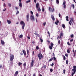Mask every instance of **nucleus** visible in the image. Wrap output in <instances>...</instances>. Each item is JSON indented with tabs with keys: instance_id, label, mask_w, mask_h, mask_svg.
Masks as SVG:
<instances>
[{
	"instance_id": "f257e3e1",
	"label": "nucleus",
	"mask_w": 76,
	"mask_h": 76,
	"mask_svg": "<svg viewBox=\"0 0 76 76\" xmlns=\"http://www.w3.org/2000/svg\"><path fill=\"white\" fill-rule=\"evenodd\" d=\"M73 69H72V71H73V72H72L71 74L72 76H73L74 75V74H75L76 72V66H73Z\"/></svg>"
},
{
	"instance_id": "f03ea898",
	"label": "nucleus",
	"mask_w": 76,
	"mask_h": 76,
	"mask_svg": "<svg viewBox=\"0 0 76 76\" xmlns=\"http://www.w3.org/2000/svg\"><path fill=\"white\" fill-rule=\"evenodd\" d=\"M20 25H22V29H24V28H25V23H24V22L23 21H21L20 22Z\"/></svg>"
},
{
	"instance_id": "7ed1b4c3",
	"label": "nucleus",
	"mask_w": 76,
	"mask_h": 76,
	"mask_svg": "<svg viewBox=\"0 0 76 76\" xmlns=\"http://www.w3.org/2000/svg\"><path fill=\"white\" fill-rule=\"evenodd\" d=\"M37 56L39 58V60H41V58H43V56L41 54L40 55V53H39V54L37 55Z\"/></svg>"
},
{
	"instance_id": "20e7f679",
	"label": "nucleus",
	"mask_w": 76,
	"mask_h": 76,
	"mask_svg": "<svg viewBox=\"0 0 76 76\" xmlns=\"http://www.w3.org/2000/svg\"><path fill=\"white\" fill-rule=\"evenodd\" d=\"M10 61H12L13 60V59H14V55L10 54Z\"/></svg>"
},
{
	"instance_id": "39448f33",
	"label": "nucleus",
	"mask_w": 76,
	"mask_h": 76,
	"mask_svg": "<svg viewBox=\"0 0 76 76\" xmlns=\"http://www.w3.org/2000/svg\"><path fill=\"white\" fill-rule=\"evenodd\" d=\"M53 9L51 7H49V10L50 12H54V8H53Z\"/></svg>"
},
{
	"instance_id": "423d86ee",
	"label": "nucleus",
	"mask_w": 76,
	"mask_h": 76,
	"mask_svg": "<svg viewBox=\"0 0 76 76\" xmlns=\"http://www.w3.org/2000/svg\"><path fill=\"white\" fill-rule=\"evenodd\" d=\"M34 60L33 59L31 60V62L30 65L31 67H33V66H34Z\"/></svg>"
},
{
	"instance_id": "0eeeda50",
	"label": "nucleus",
	"mask_w": 76,
	"mask_h": 76,
	"mask_svg": "<svg viewBox=\"0 0 76 76\" xmlns=\"http://www.w3.org/2000/svg\"><path fill=\"white\" fill-rule=\"evenodd\" d=\"M54 45V44L53 43V42H51L50 44V46H49V48L50 50H52L53 49V47Z\"/></svg>"
},
{
	"instance_id": "6e6552de",
	"label": "nucleus",
	"mask_w": 76,
	"mask_h": 76,
	"mask_svg": "<svg viewBox=\"0 0 76 76\" xmlns=\"http://www.w3.org/2000/svg\"><path fill=\"white\" fill-rule=\"evenodd\" d=\"M66 2L65 1H64L63 3V5H64V9H66Z\"/></svg>"
},
{
	"instance_id": "1a4fd4ad",
	"label": "nucleus",
	"mask_w": 76,
	"mask_h": 76,
	"mask_svg": "<svg viewBox=\"0 0 76 76\" xmlns=\"http://www.w3.org/2000/svg\"><path fill=\"white\" fill-rule=\"evenodd\" d=\"M30 19L32 20H33V21L35 20V19H34V15H31L30 17Z\"/></svg>"
},
{
	"instance_id": "9d476101",
	"label": "nucleus",
	"mask_w": 76,
	"mask_h": 76,
	"mask_svg": "<svg viewBox=\"0 0 76 76\" xmlns=\"http://www.w3.org/2000/svg\"><path fill=\"white\" fill-rule=\"evenodd\" d=\"M26 20L27 22L29 21V13H28L26 17Z\"/></svg>"
},
{
	"instance_id": "9b49d317",
	"label": "nucleus",
	"mask_w": 76,
	"mask_h": 76,
	"mask_svg": "<svg viewBox=\"0 0 76 76\" xmlns=\"http://www.w3.org/2000/svg\"><path fill=\"white\" fill-rule=\"evenodd\" d=\"M1 44L3 45H4V41H3V40H1Z\"/></svg>"
},
{
	"instance_id": "f8f14e48",
	"label": "nucleus",
	"mask_w": 76,
	"mask_h": 76,
	"mask_svg": "<svg viewBox=\"0 0 76 76\" xmlns=\"http://www.w3.org/2000/svg\"><path fill=\"white\" fill-rule=\"evenodd\" d=\"M23 53L24 54V56H26V51H25V50H23Z\"/></svg>"
},
{
	"instance_id": "ddd939ff",
	"label": "nucleus",
	"mask_w": 76,
	"mask_h": 76,
	"mask_svg": "<svg viewBox=\"0 0 76 76\" xmlns=\"http://www.w3.org/2000/svg\"><path fill=\"white\" fill-rule=\"evenodd\" d=\"M19 73V72L18 71H16L15 73V74L14 75V76H17V75H18V74Z\"/></svg>"
},
{
	"instance_id": "4468645a",
	"label": "nucleus",
	"mask_w": 76,
	"mask_h": 76,
	"mask_svg": "<svg viewBox=\"0 0 76 76\" xmlns=\"http://www.w3.org/2000/svg\"><path fill=\"white\" fill-rule=\"evenodd\" d=\"M38 7H39V3H37L36 4V8H38Z\"/></svg>"
},
{
	"instance_id": "2eb2a0df",
	"label": "nucleus",
	"mask_w": 76,
	"mask_h": 76,
	"mask_svg": "<svg viewBox=\"0 0 76 76\" xmlns=\"http://www.w3.org/2000/svg\"><path fill=\"white\" fill-rule=\"evenodd\" d=\"M7 21L8 24H9V25L11 23V21L10 20H7Z\"/></svg>"
},
{
	"instance_id": "dca6fc26",
	"label": "nucleus",
	"mask_w": 76,
	"mask_h": 76,
	"mask_svg": "<svg viewBox=\"0 0 76 76\" xmlns=\"http://www.w3.org/2000/svg\"><path fill=\"white\" fill-rule=\"evenodd\" d=\"M51 18L53 21L55 20V18H54V15H51Z\"/></svg>"
},
{
	"instance_id": "f3484780",
	"label": "nucleus",
	"mask_w": 76,
	"mask_h": 76,
	"mask_svg": "<svg viewBox=\"0 0 76 76\" xmlns=\"http://www.w3.org/2000/svg\"><path fill=\"white\" fill-rule=\"evenodd\" d=\"M63 34L62 32L61 33H60V38L61 39L62 37H63Z\"/></svg>"
},
{
	"instance_id": "a211bd4d",
	"label": "nucleus",
	"mask_w": 76,
	"mask_h": 76,
	"mask_svg": "<svg viewBox=\"0 0 76 76\" xmlns=\"http://www.w3.org/2000/svg\"><path fill=\"white\" fill-rule=\"evenodd\" d=\"M19 6L20 7H22V3L21 2L19 3Z\"/></svg>"
},
{
	"instance_id": "6ab92c4d",
	"label": "nucleus",
	"mask_w": 76,
	"mask_h": 76,
	"mask_svg": "<svg viewBox=\"0 0 76 76\" xmlns=\"http://www.w3.org/2000/svg\"><path fill=\"white\" fill-rule=\"evenodd\" d=\"M66 20L67 21H69V17L68 16H66Z\"/></svg>"
},
{
	"instance_id": "aec40b11",
	"label": "nucleus",
	"mask_w": 76,
	"mask_h": 76,
	"mask_svg": "<svg viewBox=\"0 0 76 76\" xmlns=\"http://www.w3.org/2000/svg\"><path fill=\"white\" fill-rule=\"evenodd\" d=\"M23 37V35L22 34L20 35L19 37V38H22Z\"/></svg>"
},
{
	"instance_id": "412c9836",
	"label": "nucleus",
	"mask_w": 76,
	"mask_h": 76,
	"mask_svg": "<svg viewBox=\"0 0 76 76\" xmlns=\"http://www.w3.org/2000/svg\"><path fill=\"white\" fill-rule=\"evenodd\" d=\"M38 8H37V10L39 11V12H41V9H40V8L39 7Z\"/></svg>"
},
{
	"instance_id": "4be33fe9",
	"label": "nucleus",
	"mask_w": 76,
	"mask_h": 76,
	"mask_svg": "<svg viewBox=\"0 0 76 76\" xmlns=\"http://www.w3.org/2000/svg\"><path fill=\"white\" fill-rule=\"evenodd\" d=\"M29 50H28V49H27V55H28V56H29Z\"/></svg>"
},
{
	"instance_id": "5701e85b",
	"label": "nucleus",
	"mask_w": 76,
	"mask_h": 76,
	"mask_svg": "<svg viewBox=\"0 0 76 76\" xmlns=\"http://www.w3.org/2000/svg\"><path fill=\"white\" fill-rule=\"evenodd\" d=\"M42 67V68H44V69H46L47 68V66L46 65H44Z\"/></svg>"
},
{
	"instance_id": "b1692460",
	"label": "nucleus",
	"mask_w": 76,
	"mask_h": 76,
	"mask_svg": "<svg viewBox=\"0 0 76 76\" xmlns=\"http://www.w3.org/2000/svg\"><path fill=\"white\" fill-rule=\"evenodd\" d=\"M8 6H9V7H11V4H10V3H8Z\"/></svg>"
},
{
	"instance_id": "393cba45",
	"label": "nucleus",
	"mask_w": 76,
	"mask_h": 76,
	"mask_svg": "<svg viewBox=\"0 0 76 76\" xmlns=\"http://www.w3.org/2000/svg\"><path fill=\"white\" fill-rule=\"evenodd\" d=\"M60 42H60V39H59L58 42V44H60Z\"/></svg>"
},
{
	"instance_id": "a878e982",
	"label": "nucleus",
	"mask_w": 76,
	"mask_h": 76,
	"mask_svg": "<svg viewBox=\"0 0 76 76\" xmlns=\"http://www.w3.org/2000/svg\"><path fill=\"white\" fill-rule=\"evenodd\" d=\"M10 64L12 66L13 65V61H10Z\"/></svg>"
},
{
	"instance_id": "bb28decb",
	"label": "nucleus",
	"mask_w": 76,
	"mask_h": 76,
	"mask_svg": "<svg viewBox=\"0 0 76 76\" xmlns=\"http://www.w3.org/2000/svg\"><path fill=\"white\" fill-rule=\"evenodd\" d=\"M22 63L21 62H19L18 63V65L19 66H20V65H22Z\"/></svg>"
},
{
	"instance_id": "cd10ccee",
	"label": "nucleus",
	"mask_w": 76,
	"mask_h": 76,
	"mask_svg": "<svg viewBox=\"0 0 76 76\" xmlns=\"http://www.w3.org/2000/svg\"><path fill=\"white\" fill-rule=\"evenodd\" d=\"M62 26L63 28H65V25L64 24H62Z\"/></svg>"
},
{
	"instance_id": "c85d7f7f",
	"label": "nucleus",
	"mask_w": 76,
	"mask_h": 76,
	"mask_svg": "<svg viewBox=\"0 0 76 76\" xmlns=\"http://www.w3.org/2000/svg\"><path fill=\"white\" fill-rule=\"evenodd\" d=\"M66 64L67 65L69 64V61L68 60L66 61Z\"/></svg>"
},
{
	"instance_id": "c756f323",
	"label": "nucleus",
	"mask_w": 76,
	"mask_h": 76,
	"mask_svg": "<svg viewBox=\"0 0 76 76\" xmlns=\"http://www.w3.org/2000/svg\"><path fill=\"white\" fill-rule=\"evenodd\" d=\"M70 37L71 38H73L74 37V35H73V34H72L70 36Z\"/></svg>"
},
{
	"instance_id": "7c9ffc66",
	"label": "nucleus",
	"mask_w": 76,
	"mask_h": 76,
	"mask_svg": "<svg viewBox=\"0 0 76 76\" xmlns=\"http://www.w3.org/2000/svg\"><path fill=\"white\" fill-rule=\"evenodd\" d=\"M31 2V0H28V1H26V3H30Z\"/></svg>"
},
{
	"instance_id": "2f4dec72",
	"label": "nucleus",
	"mask_w": 76,
	"mask_h": 76,
	"mask_svg": "<svg viewBox=\"0 0 76 76\" xmlns=\"http://www.w3.org/2000/svg\"><path fill=\"white\" fill-rule=\"evenodd\" d=\"M56 3L57 4L59 3V1L58 0H56Z\"/></svg>"
},
{
	"instance_id": "473e14b6",
	"label": "nucleus",
	"mask_w": 76,
	"mask_h": 76,
	"mask_svg": "<svg viewBox=\"0 0 76 76\" xmlns=\"http://www.w3.org/2000/svg\"><path fill=\"white\" fill-rule=\"evenodd\" d=\"M53 60H54V61H56V58L55 56L53 57Z\"/></svg>"
},
{
	"instance_id": "72a5a7b5",
	"label": "nucleus",
	"mask_w": 76,
	"mask_h": 76,
	"mask_svg": "<svg viewBox=\"0 0 76 76\" xmlns=\"http://www.w3.org/2000/svg\"><path fill=\"white\" fill-rule=\"evenodd\" d=\"M71 6H72L73 7V9H75V5L73 4H72Z\"/></svg>"
},
{
	"instance_id": "f704fd0d",
	"label": "nucleus",
	"mask_w": 76,
	"mask_h": 76,
	"mask_svg": "<svg viewBox=\"0 0 76 76\" xmlns=\"http://www.w3.org/2000/svg\"><path fill=\"white\" fill-rule=\"evenodd\" d=\"M63 58V59L64 60H66V57L65 56H64Z\"/></svg>"
},
{
	"instance_id": "c9c22d12",
	"label": "nucleus",
	"mask_w": 76,
	"mask_h": 76,
	"mask_svg": "<svg viewBox=\"0 0 76 76\" xmlns=\"http://www.w3.org/2000/svg\"><path fill=\"white\" fill-rule=\"evenodd\" d=\"M71 23H72V21L71 20H70V21L69 22V24L70 25H72V24H71Z\"/></svg>"
},
{
	"instance_id": "e433bc0d",
	"label": "nucleus",
	"mask_w": 76,
	"mask_h": 76,
	"mask_svg": "<svg viewBox=\"0 0 76 76\" xmlns=\"http://www.w3.org/2000/svg\"><path fill=\"white\" fill-rule=\"evenodd\" d=\"M53 60V58H51L49 59V61H52V60Z\"/></svg>"
},
{
	"instance_id": "4c0bfd02",
	"label": "nucleus",
	"mask_w": 76,
	"mask_h": 76,
	"mask_svg": "<svg viewBox=\"0 0 76 76\" xmlns=\"http://www.w3.org/2000/svg\"><path fill=\"white\" fill-rule=\"evenodd\" d=\"M67 53H70V50H69V49L67 50Z\"/></svg>"
},
{
	"instance_id": "58836bf2",
	"label": "nucleus",
	"mask_w": 76,
	"mask_h": 76,
	"mask_svg": "<svg viewBox=\"0 0 76 76\" xmlns=\"http://www.w3.org/2000/svg\"><path fill=\"white\" fill-rule=\"evenodd\" d=\"M40 41L41 42H43V40L42 39H41V38H40Z\"/></svg>"
},
{
	"instance_id": "ea45409f",
	"label": "nucleus",
	"mask_w": 76,
	"mask_h": 76,
	"mask_svg": "<svg viewBox=\"0 0 76 76\" xmlns=\"http://www.w3.org/2000/svg\"><path fill=\"white\" fill-rule=\"evenodd\" d=\"M63 71H64V74H65V73H66V70H65V69H64Z\"/></svg>"
},
{
	"instance_id": "a19ab883",
	"label": "nucleus",
	"mask_w": 76,
	"mask_h": 76,
	"mask_svg": "<svg viewBox=\"0 0 76 76\" xmlns=\"http://www.w3.org/2000/svg\"><path fill=\"white\" fill-rule=\"evenodd\" d=\"M50 71L51 72H52L53 71V69H50Z\"/></svg>"
},
{
	"instance_id": "79ce46f5",
	"label": "nucleus",
	"mask_w": 76,
	"mask_h": 76,
	"mask_svg": "<svg viewBox=\"0 0 76 76\" xmlns=\"http://www.w3.org/2000/svg\"><path fill=\"white\" fill-rule=\"evenodd\" d=\"M67 44H68V45H70V46L71 45L70 44V43L69 42H67Z\"/></svg>"
},
{
	"instance_id": "37998d69",
	"label": "nucleus",
	"mask_w": 76,
	"mask_h": 76,
	"mask_svg": "<svg viewBox=\"0 0 76 76\" xmlns=\"http://www.w3.org/2000/svg\"><path fill=\"white\" fill-rule=\"evenodd\" d=\"M45 25H46V22H45L43 23V26H45Z\"/></svg>"
},
{
	"instance_id": "c03bdc74",
	"label": "nucleus",
	"mask_w": 76,
	"mask_h": 76,
	"mask_svg": "<svg viewBox=\"0 0 76 76\" xmlns=\"http://www.w3.org/2000/svg\"><path fill=\"white\" fill-rule=\"evenodd\" d=\"M57 39H60V36H58L57 37Z\"/></svg>"
},
{
	"instance_id": "a18cd8bd",
	"label": "nucleus",
	"mask_w": 76,
	"mask_h": 76,
	"mask_svg": "<svg viewBox=\"0 0 76 76\" xmlns=\"http://www.w3.org/2000/svg\"><path fill=\"white\" fill-rule=\"evenodd\" d=\"M36 48V49H37V50H38L39 49V47H38V46H37Z\"/></svg>"
},
{
	"instance_id": "49530a36",
	"label": "nucleus",
	"mask_w": 76,
	"mask_h": 76,
	"mask_svg": "<svg viewBox=\"0 0 76 76\" xmlns=\"http://www.w3.org/2000/svg\"><path fill=\"white\" fill-rule=\"evenodd\" d=\"M23 65L24 67H25V66H26V63H25Z\"/></svg>"
},
{
	"instance_id": "de8ad7c7",
	"label": "nucleus",
	"mask_w": 76,
	"mask_h": 76,
	"mask_svg": "<svg viewBox=\"0 0 76 76\" xmlns=\"http://www.w3.org/2000/svg\"><path fill=\"white\" fill-rule=\"evenodd\" d=\"M65 56H66V57H68V54H67V53H66Z\"/></svg>"
},
{
	"instance_id": "09e8293b",
	"label": "nucleus",
	"mask_w": 76,
	"mask_h": 76,
	"mask_svg": "<svg viewBox=\"0 0 76 76\" xmlns=\"http://www.w3.org/2000/svg\"><path fill=\"white\" fill-rule=\"evenodd\" d=\"M54 63H52V64L51 65V66H53L54 65Z\"/></svg>"
},
{
	"instance_id": "8fccbe9b",
	"label": "nucleus",
	"mask_w": 76,
	"mask_h": 76,
	"mask_svg": "<svg viewBox=\"0 0 76 76\" xmlns=\"http://www.w3.org/2000/svg\"><path fill=\"white\" fill-rule=\"evenodd\" d=\"M73 41V39H72L71 40H70V42H72V41Z\"/></svg>"
},
{
	"instance_id": "3c124183",
	"label": "nucleus",
	"mask_w": 76,
	"mask_h": 76,
	"mask_svg": "<svg viewBox=\"0 0 76 76\" xmlns=\"http://www.w3.org/2000/svg\"><path fill=\"white\" fill-rule=\"evenodd\" d=\"M48 34H49V36H50V33L49 32V31H48Z\"/></svg>"
},
{
	"instance_id": "603ef678",
	"label": "nucleus",
	"mask_w": 76,
	"mask_h": 76,
	"mask_svg": "<svg viewBox=\"0 0 76 76\" xmlns=\"http://www.w3.org/2000/svg\"><path fill=\"white\" fill-rule=\"evenodd\" d=\"M6 4H5V3H4V7H6Z\"/></svg>"
},
{
	"instance_id": "864d4df0",
	"label": "nucleus",
	"mask_w": 76,
	"mask_h": 76,
	"mask_svg": "<svg viewBox=\"0 0 76 76\" xmlns=\"http://www.w3.org/2000/svg\"><path fill=\"white\" fill-rule=\"evenodd\" d=\"M2 68V65L0 64V69H1Z\"/></svg>"
},
{
	"instance_id": "5fc2aeb1",
	"label": "nucleus",
	"mask_w": 76,
	"mask_h": 76,
	"mask_svg": "<svg viewBox=\"0 0 76 76\" xmlns=\"http://www.w3.org/2000/svg\"><path fill=\"white\" fill-rule=\"evenodd\" d=\"M36 16H37V17H38L39 16V15L38 13L36 14Z\"/></svg>"
},
{
	"instance_id": "6e6d98bb",
	"label": "nucleus",
	"mask_w": 76,
	"mask_h": 76,
	"mask_svg": "<svg viewBox=\"0 0 76 76\" xmlns=\"http://www.w3.org/2000/svg\"><path fill=\"white\" fill-rule=\"evenodd\" d=\"M37 35L36 36L37 37H39V34H37V35Z\"/></svg>"
},
{
	"instance_id": "4d7b16f0",
	"label": "nucleus",
	"mask_w": 76,
	"mask_h": 76,
	"mask_svg": "<svg viewBox=\"0 0 76 76\" xmlns=\"http://www.w3.org/2000/svg\"><path fill=\"white\" fill-rule=\"evenodd\" d=\"M63 45V43H61V47H62Z\"/></svg>"
},
{
	"instance_id": "13d9d810",
	"label": "nucleus",
	"mask_w": 76,
	"mask_h": 76,
	"mask_svg": "<svg viewBox=\"0 0 76 76\" xmlns=\"http://www.w3.org/2000/svg\"><path fill=\"white\" fill-rule=\"evenodd\" d=\"M47 42L48 43V44H50V42L49 40H48Z\"/></svg>"
},
{
	"instance_id": "bf43d9fd",
	"label": "nucleus",
	"mask_w": 76,
	"mask_h": 76,
	"mask_svg": "<svg viewBox=\"0 0 76 76\" xmlns=\"http://www.w3.org/2000/svg\"><path fill=\"white\" fill-rule=\"evenodd\" d=\"M53 56H54V57H55V54H54V53H53Z\"/></svg>"
},
{
	"instance_id": "052dcab7",
	"label": "nucleus",
	"mask_w": 76,
	"mask_h": 76,
	"mask_svg": "<svg viewBox=\"0 0 76 76\" xmlns=\"http://www.w3.org/2000/svg\"><path fill=\"white\" fill-rule=\"evenodd\" d=\"M17 12L16 13V15H18L19 13V11H17Z\"/></svg>"
},
{
	"instance_id": "680f3d73",
	"label": "nucleus",
	"mask_w": 76,
	"mask_h": 76,
	"mask_svg": "<svg viewBox=\"0 0 76 76\" xmlns=\"http://www.w3.org/2000/svg\"><path fill=\"white\" fill-rule=\"evenodd\" d=\"M30 12H31V15H33V12H32V11H30Z\"/></svg>"
},
{
	"instance_id": "e2e57ef3",
	"label": "nucleus",
	"mask_w": 76,
	"mask_h": 76,
	"mask_svg": "<svg viewBox=\"0 0 76 76\" xmlns=\"http://www.w3.org/2000/svg\"><path fill=\"white\" fill-rule=\"evenodd\" d=\"M76 52H75L74 54V56H75V55H76Z\"/></svg>"
},
{
	"instance_id": "0e129e2a",
	"label": "nucleus",
	"mask_w": 76,
	"mask_h": 76,
	"mask_svg": "<svg viewBox=\"0 0 76 76\" xmlns=\"http://www.w3.org/2000/svg\"><path fill=\"white\" fill-rule=\"evenodd\" d=\"M13 38L15 40H16V38H15V37H13Z\"/></svg>"
},
{
	"instance_id": "69168bd1",
	"label": "nucleus",
	"mask_w": 76,
	"mask_h": 76,
	"mask_svg": "<svg viewBox=\"0 0 76 76\" xmlns=\"http://www.w3.org/2000/svg\"><path fill=\"white\" fill-rule=\"evenodd\" d=\"M44 10H45V9H44V8H43L42 9V12H44Z\"/></svg>"
},
{
	"instance_id": "338daca9",
	"label": "nucleus",
	"mask_w": 76,
	"mask_h": 76,
	"mask_svg": "<svg viewBox=\"0 0 76 76\" xmlns=\"http://www.w3.org/2000/svg\"><path fill=\"white\" fill-rule=\"evenodd\" d=\"M32 53H33V55H35V53H34V51H33Z\"/></svg>"
},
{
	"instance_id": "774afa93",
	"label": "nucleus",
	"mask_w": 76,
	"mask_h": 76,
	"mask_svg": "<svg viewBox=\"0 0 76 76\" xmlns=\"http://www.w3.org/2000/svg\"><path fill=\"white\" fill-rule=\"evenodd\" d=\"M34 34H35V35H37L38 34V33H37V32H35L34 33Z\"/></svg>"
}]
</instances>
